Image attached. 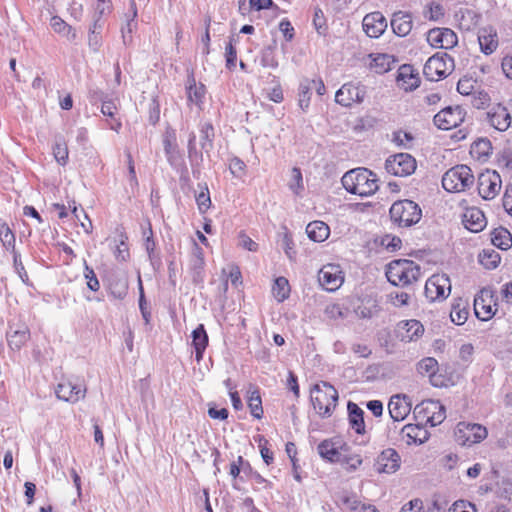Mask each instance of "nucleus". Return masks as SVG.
<instances>
[{"label":"nucleus","mask_w":512,"mask_h":512,"mask_svg":"<svg viewBox=\"0 0 512 512\" xmlns=\"http://www.w3.org/2000/svg\"><path fill=\"white\" fill-rule=\"evenodd\" d=\"M341 181L349 193L360 197L371 196L379 188L376 174L367 168L350 170L343 175Z\"/></svg>","instance_id":"nucleus-1"},{"label":"nucleus","mask_w":512,"mask_h":512,"mask_svg":"<svg viewBox=\"0 0 512 512\" xmlns=\"http://www.w3.org/2000/svg\"><path fill=\"white\" fill-rule=\"evenodd\" d=\"M419 276L420 268L412 260H394L386 268V277L394 286H408L417 281Z\"/></svg>","instance_id":"nucleus-2"},{"label":"nucleus","mask_w":512,"mask_h":512,"mask_svg":"<svg viewBox=\"0 0 512 512\" xmlns=\"http://www.w3.org/2000/svg\"><path fill=\"white\" fill-rule=\"evenodd\" d=\"M338 401L337 390L328 382L316 384L311 390V402L322 418L330 417Z\"/></svg>","instance_id":"nucleus-3"},{"label":"nucleus","mask_w":512,"mask_h":512,"mask_svg":"<svg viewBox=\"0 0 512 512\" xmlns=\"http://www.w3.org/2000/svg\"><path fill=\"white\" fill-rule=\"evenodd\" d=\"M389 214L391 221L399 227H410L418 223L422 217L419 205L408 199L394 202Z\"/></svg>","instance_id":"nucleus-4"},{"label":"nucleus","mask_w":512,"mask_h":512,"mask_svg":"<svg viewBox=\"0 0 512 512\" xmlns=\"http://www.w3.org/2000/svg\"><path fill=\"white\" fill-rule=\"evenodd\" d=\"M474 176L467 165H456L446 171L442 177V186L448 192H461L470 188Z\"/></svg>","instance_id":"nucleus-5"},{"label":"nucleus","mask_w":512,"mask_h":512,"mask_svg":"<svg viewBox=\"0 0 512 512\" xmlns=\"http://www.w3.org/2000/svg\"><path fill=\"white\" fill-rule=\"evenodd\" d=\"M454 68V60L447 53H437L425 63L423 73L430 81H438L448 76Z\"/></svg>","instance_id":"nucleus-6"},{"label":"nucleus","mask_w":512,"mask_h":512,"mask_svg":"<svg viewBox=\"0 0 512 512\" xmlns=\"http://www.w3.org/2000/svg\"><path fill=\"white\" fill-rule=\"evenodd\" d=\"M416 419L425 420L431 426L441 424L446 418L445 407L435 400H425L417 404L413 409Z\"/></svg>","instance_id":"nucleus-7"},{"label":"nucleus","mask_w":512,"mask_h":512,"mask_svg":"<svg viewBox=\"0 0 512 512\" xmlns=\"http://www.w3.org/2000/svg\"><path fill=\"white\" fill-rule=\"evenodd\" d=\"M416 160L408 153H398L389 156L385 161V169L389 174L406 177L414 173Z\"/></svg>","instance_id":"nucleus-8"},{"label":"nucleus","mask_w":512,"mask_h":512,"mask_svg":"<svg viewBox=\"0 0 512 512\" xmlns=\"http://www.w3.org/2000/svg\"><path fill=\"white\" fill-rule=\"evenodd\" d=\"M487 429L476 423L460 422L456 428V439L462 445L479 443L487 437Z\"/></svg>","instance_id":"nucleus-9"},{"label":"nucleus","mask_w":512,"mask_h":512,"mask_svg":"<svg viewBox=\"0 0 512 512\" xmlns=\"http://www.w3.org/2000/svg\"><path fill=\"white\" fill-rule=\"evenodd\" d=\"M366 96V87L360 83H345L335 94V101L344 106L350 107L354 103H362Z\"/></svg>","instance_id":"nucleus-10"},{"label":"nucleus","mask_w":512,"mask_h":512,"mask_svg":"<svg viewBox=\"0 0 512 512\" xmlns=\"http://www.w3.org/2000/svg\"><path fill=\"white\" fill-rule=\"evenodd\" d=\"M501 177L498 172L486 170L478 176V193L485 200L496 197L501 189Z\"/></svg>","instance_id":"nucleus-11"},{"label":"nucleus","mask_w":512,"mask_h":512,"mask_svg":"<svg viewBox=\"0 0 512 512\" xmlns=\"http://www.w3.org/2000/svg\"><path fill=\"white\" fill-rule=\"evenodd\" d=\"M465 112L460 106L446 107L433 118L434 124L441 130L457 127L464 121Z\"/></svg>","instance_id":"nucleus-12"},{"label":"nucleus","mask_w":512,"mask_h":512,"mask_svg":"<svg viewBox=\"0 0 512 512\" xmlns=\"http://www.w3.org/2000/svg\"><path fill=\"white\" fill-rule=\"evenodd\" d=\"M451 291L450 280L446 275H433L425 284V294L432 301L444 299Z\"/></svg>","instance_id":"nucleus-13"},{"label":"nucleus","mask_w":512,"mask_h":512,"mask_svg":"<svg viewBox=\"0 0 512 512\" xmlns=\"http://www.w3.org/2000/svg\"><path fill=\"white\" fill-rule=\"evenodd\" d=\"M427 41L434 47L452 49L457 45L458 38L449 28H433L427 33Z\"/></svg>","instance_id":"nucleus-14"},{"label":"nucleus","mask_w":512,"mask_h":512,"mask_svg":"<svg viewBox=\"0 0 512 512\" xmlns=\"http://www.w3.org/2000/svg\"><path fill=\"white\" fill-rule=\"evenodd\" d=\"M185 92L188 104H194L199 109H202L204 104L206 87L202 83H197L193 70L187 71V79L185 82Z\"/></svg>","instance_id":"nucleus-15"},{"label":"nucleus","mask_w":512,"mask_h":512,"mask_svg":"<svg viewBox=\"0 0 512 512\" xmlns=\"http://www.w3.org/2000/svg\"><path fill=\"white\" fill-rule=\"evenodd\" d=\"M55 393L58 399L76 403L80 399H83L86 394V388L82 384L72 383L71 381L60 382Z\"/></svg>","instance_id":"nucleus-16"},{"label":"nucleus","mask_w":512,"mask_h":512,"mask_svg":"<svg viewBox=\"0 0 512 512\" xmlns=\"http://www.w3.org/2000/svg\"><path fill=\"white\" fill-rule=\"evenodd\" d=\"M318 281L325 290L335 291L343 282L342 272L339 270L338 266L333 264L325 265L319 271Z\"/></svg>","instance_id":"nucleus-17"},{"label":"nucleus","mask_w":512,"mask_h":512,"mask_svg":"<svg viewBox=\"0 0 512 512\" xmlns=\"http://www.w3.org/2000/svg\"><path fill=\"white\" fill-rule=\"evenodd\" d=\"M490 125L498 131H506L511 125V115L502 104L492 106L486 113Z\"/></svg>","instance_id":"nucleus-18"},{"label":"nucleus","mask_w":512,"mask_h":512,"mask_svg":"<svg viewBox=\"0 0 512 512\" xmlns=\"http://www.w3.org/2000/svg\"><path fill=\"white\" fill-rule=\"evenodd\" d=\"M365 33L371 38H378L387 28V21L381 12L367 14L362 21Z\"/></svg>","instance_id":"nucleus-19"},{"label":"nucleus","mask_w":512,"mask_h":512,"mask_svg":"<svg viewBox=\"0 0 512 512\" xmlns=\"http://www.w3.org/2000/svg\"><path fill=\"white\" fill-rule=\"evenodd\" d=\"M390 417L394 421H403L411 411V403L406 395H393L388 403Z\"/></svg>","instance_id":"nucleus-20"},{"label":"nucleus","mask_w":512,"mask_h":512,"mask_svg":"<svg viewBox=\"0 0 512 512\" xmlns=\"http://www.w3.org/2000/svg\"><path fill=\"white\" fill-rule=\"evenodd\" d=\"M400 467V456L394 449H386L378 456L376 470L379 473H394Z\"/></svg>","instance_id":"nucleus-21"},{"label":"nucleus","mask_w":512,"mask_h":512,"mask_svg":"<svg viewBox=\"0 0 512 512\" xmlns=\"http://www.w3.org/2000/svg\"><path fill=\"white\" fill-rule=\"evenodd\" d=\"M390 24L397 36L405 37L413 28L412 14L404 11L394 12Z\"/></svg>","instance_id":"nucleus-22"},{"label":"nucleus","mask_w":512,"mask_h":512,"mask_svg":"<svg viewBox=\"0 0 512 512\" xmlns=\"http://www.w3.org/2000/svg\"><path fill=\"white\" fill-rule=\"evenodd\" d=\"M397 85L405 91H413L420 85L418 73L414 72L411 65H402L396 77Z\"/></svg>","instance_id":"nucleus-23"},{"label":"nucleus","mask_w":512,"mask_h":512,"mask_svg":"<svg viewBox=\"0 0 512 512\" xmlns=\"http://www.w3.org/2000/svg\"><path fill=\"white\" fill-rule=\"evenodd\" d=\"M30 338V330L27 325L20 324L15 328L10 326L7 332L8 345L13 350H20Z\"/></svg>","instance_id":"nucleus-24"},{"label":"nucleus","mask_w":512,"mask_h":512,"mask_svg":"<svg viewBox=\"0 0 512 512\" xmlns=\"http://www.w3.org/2000/svg\"><path fill=\"white\" fill-rule=\"evenodd\" d=\"M463 224L471 232H480L486 226V218L478 208H469L463 214Z\"/></svg>","instance_id":"nucleus-25"},{"label":"nucleus","mask_w":512,"mask_h":512,"mask_svg":"<svg viewBox=\"0 0 512 512\" xmlns=\"http://www.w3.org/2000/svg\"><path fill=\"white\" fill-rule=\"evenodd\" d=\"M478 41L481 51L486 54H492L498 47V35L494 28L484 27L478 33Z\"/></svg>","instance_id":"nucleus-26"},{"label":"nucleus","mask_w":512,"mask_h":512,"mask_svg":"<svg viewBox=\"0 0 512 512\" xmlns=\"http://www.w3.org/2000/svg\"><path fill=\"white\" fill-rule=\"evenodd\" d=\"M349 422L357 434L365 433L364 411L351 401L347 405Z\"/></svg>","instance_id":"nucleus-27"},{"label":"nucleus","mask_w":512,"mask_h":512,"mask_svg":"<svg viewBox=\"0 0 512 512\" xmlns=\"http://www.w3.org/2000/svg\"><path fill=\"white\" fill-rule=\"evenodd\" d=\"M192 345L195 348L196 360L200 361L208 345V335L203 324H199L197 328L192 331Z\"/></svg>","instance_id":"nucleus-28"},{"label":"nucleus","mask_w":512,"mask_h":512,"mask_svg":"<svg viewBox=\"0 0 512 512\" xmlns=\"http://www.w3.org/2000/svg\"><path fill=\"white\" fill-rule=\"evenodd\" d=\"M306 233L314 242H323L328 238L330 229L323 221H313L307 225Z\"/></svg>","instance_id":"nucleus-29"},{"label":"nucleus","mask_w":512,"mask_h":512,"mask_svg":"<svg viewBox=\"0 0 512 512\" xmlns=\"http://www.w3.org/2000/svg\"><path fill=\"white\" fill-rule=\"evenodd\" d=\"M313 90V82L309 78H303L298 87V106L305 113L310 106Z\"/></svg>","instance_id":"nucleus-30"},{"label":"nucleus","mask_w":512,"mask_h":512,"mask_svg":"<svg viewBox=\"0 0 512 512\" xmlns=\"http://www.w3.org/2000/svg\"><path fill=\"white\" fill-rule=\"evenodd\" d=\"M204 258L202 249L197 245L195 247V251L193 254V258L191 260V273L192 280L195 284H200L204 280L203 269H204Z\"/></svg>","instance_id":"nucleus-31"},{"label":"nucleus","mask_w":512,"mask_h":512,"mask_svg":"<svg viewBox=\"0 0 512 512\" xmlns=\"http://www.w3.org/2000/svg\"><path fill=\"white\" fill-rule=\"evenodd\" d=\"M401 433L403 437H407V443H423L425 440H427V431L420 425L416 424H408L405 425Z\"/></svg>","instance_id":"nucleus-32"},{"label":"nucleus","mask_w":512,"mask_h":512,"mask_svg":"<svg viewBox=\"0 0 512 512\" xmlns=\"http://www.w3.org/2000/svg\"><path fill=\"white\" fill-rule=\"evenodd\" d=\"M438 371V362L433 357H426L420 360L417 364V372L422 376H428L433 385L437 384L434 382V377Z\"/></svg>","instance_id":"nucleus-33"},{"label":"nucleus","mask_w":512,"mask_h":512,"mask_svg":"<svg viewBox=\"0 0 512 512\" xmlns=\"http://www.w3.org/2000/svg\"><path fill=\"white\" fill-rule=\"evenodd\" d=\"M131 15L128 16L126 24L122 27V37L124 44H127L132 39V33L137 29V8L134 0L130 1Z\"/></svg>","instance_id":"nucleus-34"},{"label":"nucleus","mask_w":512,"mask_h":512,"mask_svg":"<svg viewBox=\"0 0 512 512\" xmlns=\"http://www.w3.org/2000/svg\"><path fill=\"white\" fill-rule=\"evenodd\" d=\"M492 244L501 250H508L512 246L511 233L503 227L492 232Z\"/></svg>","instance_id":"nucleus-35"},{"label":"nucleus","mask_w":512,"mask_h":512,"mask_svg":"<svg viewBox=\"0 0 512 512\" xmlns=\"http://www.w3.org/2000/svg\"><path fill=\"white\" fill-rule=\"evenodd\" d=\"M319 455L330 462H339L341 453L335 447L334 443L329 440L322 441L317 447Z\"/></svg>","instance_id":"nucleus-36"},{"label":"nucleus","mask_w":512,"mask_h":512,"mask_svg":"<svg viewBox=\"0 0 512 512\" xmlns=\"http://www.w3.org/2000/svg\"><path fill=\"white\" fill-rule=\"evenodd\" d=\"M479 263L486 269H495L501 261L499 253L492 249H484L478 256Z\"/></svg>","instance_id":"nucleus-37"},{"label":"nucleus","mask_w":512,"mask_h":512,"mask_svg":"<svg viewBox=\"0 0 512 512\" xmlns=\"http://www.w3.org/2000/svg\"><path fill=\"white\" fill-rule=\"evenodd\" d=\"M214 128L211 123H204L200 129V145L205 152L213 148Z\"/></svg>","instance_id":"nucleus-38"},{"label":"nucleus","mask_w":512,"mask_h":512,"mask_svg":"<svg viewBox=\"0 0 512 512\" xmlns=\"http://www.w3.org/2000/svg\"><path fill=\"white\" fill-rule=\"evenodd\" d=\"M273 295L278 302H283L289 297L290 285L285 277L276 278L273 288Z\"/></svg>","instance_id":"nucleus-39"},{"label":"nucleus","mask_w":512,"mask_h":512,"mask_svg":"<svg viewBox=\"0 0 512 512\" xmlns=\"http://www.w3.org/2000/svg\"><path fill=\"white\" fill-rule=\"evenodd\" d=\"M471 153L478 159L488 157L492 153L491 141L487 138H479L471 145Z\"/></svg>","instance_id":"nucleus-40"},{"label":"nucleus","mask_w":512,"mask_h":512,"mask_svg":"<svg viewBox=\"0 0 512 512\" xmlns=\"http://www.w3.org/2000/svg\"><path fill=\"white\" fill-rule=\"evenodd\" d=\"M474 311L477 318L482 321H487L494 315V312L492 311V306L485 304L483 295L475 297Z\"/></svg>","instance_id":"nucleus-41"},{"label":"nucleus","mask_w":512,"mask_h":512,"mask_svg":"<svg viewBox=\"0 0 512 512\" xmlns=\"http://www.w3.org/2000/svg\"><path fill=\"white\" fill-rule=\"evenodd\" d=\"M109 290L111 295L119 300L126 297L128 292V281L125 278H116L110 282Z\"/></svg>","instance_id":"nucleus-42"},{"label":"nucleus","mask_w":512,"mask_h":512,"mask_svg":"<svg viewBox=\"0 0 512 512\" xmlns=\"http://www.w3.org/2000/svg\"><path fill=\"white\" fill-rule=\"evenodd\" d=\"M248 407L253 417L261 419L263 417L262 400L258 390L251 392L248 398Z\"/></svg>","instance_id":"nucleus-43"},{"label":"nucleus","mask_w":512,"mask_h":512,"mask_svg":"<svg viewBox=\"0 0 512 512\" xmlns=\"http://www.w3.org/2000/svg\"><path fill=\"white\" fill-rule=\"evenodd\" d=\"M163 146L165 154L167 155L168 159L170 160L175 152H176V135L173 130H168L165 132L163 136Z\"/></svg>","instance_id":"nucleus-44"},{"label":"nucleus","mask_w":512,"mask_h":512,"mask_svg":"<svg viewBox=\"0 0 512 512\" xmlns=\"http://www.w3.org/2000/svg\"><path fill=\"white\" fill-rule=\"evenodd\" d=\"M260 63L263 67L276 69L278 61L274 55V49L271 46L265 47L261 51Z\"/></svg>","instance_id":"nucleus-45"},{"label":"nucleus","mask_w":512,"mask_h":512,"mask_svg":"<svg viewBox=\"0 0 512 512\" xmlns=\"http://www.w3.org/2000/svg\"><path fill=\"white\" fill-rule=\"evenodd\" d=\"M51 26L57 33L66 34L68 38L75 39L76 33L72 31L71 26H69L66 22H64L59 17H53L51 20Z\"/></svg>","instance_id":"nucleus-46"},{"label":"nucleus","mask_w":512,"mask_h":512,"mask_svg":"<svg viewBox=\"0 0 512 512\" xmlns=\"http://www.w3.org/2000/svg\"><path fill=\"white\" fill-rule=\"evenodd\" d=\"M53 155L60 165H65L68 159V148L64 141L56 140L53 146Z\"/></svg>","instance_id":"nucleus-47"},{"label":"nucleus","mask_w":512,"mask_h":512,"mask_svg":"<svg viewBox=\"0 0 512 512\" xmlns=\"http://www.w3.org/2000/svg\"><path fill=\"white\" fill-rule=\"evenodd\" d=\"M196 203L201 214H204L210 208L211 199L208 187L206 185L196 195Z\"/></svg>","instance_id":"nucleus-48"},{"label":"nucleus","mask_w":512,"mask_h":512,"mask_svg":"<svg viewBox=\"0 0 512 512\" xmlns=\"http://www.w3.org/2000/svg\"><path fill=\"white\" fill-rule=\"evenodd\" d=\"M138 288H139V308H140V311H141V314H142V317H143L145 323L148 324L150 321L151 313L147 308V302H146L143 284H142V280H141L140 276L138 277Z\"/></svg>","instance_id":"nucleus-49"},{"label":"nucleus","mask_w":512,"mask_h":512,"mask_svg":"<svg viewBox=\"0 0 512 512\" xmlns=\"http://www.w3.org/2000/svg\"><path fill=\"white\" fill-rule=\"evenodd\" d=\"M84 277L87 280V287L96 292L100 289L99 280L94 272V270L88 266L86 260H84Z\"/></svg>","instance_id":"nucleus-50"},{"label":"nucleus","mask_w":512,"mask_h":512,"mask_svg":"<svg viewBox=\"0 0 512 512\" xmlns=\"http://www.w3.org/2000/svg\"><path fill=\"white\" fill-rule=\"evenodd\" d=\"M390 63H391V56H389L387 54H378L373 59L372 66L376 69L377 73H385L391 69Z\"/></svg>","instance_id":"nucleus-51"},{"label":"nucleus","mask_w":512,"mask_h":512,"mask_svg":"<svg viewBox=\"0 0 512 512\" xmlns=\"http://www.w3.org/2000/svg\"><path fill=\"white\" fill-rule=\"evenodd\" d=\"M313 25L319 35H326L327 24L323 11L320 8H315L313 16Z\"/></svg>","instance_id":"nucleus-52"},{"label":"nucleus","mask_w":512,"mask_h":512,"mask_svg":"<svg viewBox=\"0 0 512 512\" xmlns=\"http://www.w3.org/2000/svg\"><path fill=\"white\" fill-rule=\"evenodd\" d=\"M325 315L332 320L344 319L347 312L339 304H330L324 310Z\"/></svg>","instance_id":"nucleus-53"},{"label":"nucleus","mask_w":512,"mask_h":512,"mask_svg":"<svg viewBox=\"0 0 512 512\" xmlns=\"http://www.w3.org/2000/svg\"><path fill=\"white\" fill-rule=\"evenodd\" d=\"M281 245L285 251V254L290 260L295 258V250H294V242L292 240L291 235L288 232H285L282 236Z\"/></svg>","instance_id":"nucleus-54"},{"label":"nucleus","mask_w":512,"mask_h":512,"mask_svg":"<svg viewBox=\"0 0 512 512\" xmlns=\"http://www.w3.org/2000/svg\"><path fill=\"white\" fill-rule=\"evenodd\" d=\"M468 311L465 308H459V306L453 307L450 318L456 325H462L465 323L468 317Z\"/></svg>","instance_id":"nucleus-55"},{"label":"nucleus","mask_w":512,"mask_h":512,"mask_svg":"<svg viewBox=\"0 0 512 512\" xmlns=\"http://www.w3.org/2000/svg\"><path fill=\"white\" fill-rule=\"evenodd\" d=\"M245 167V163L238 157L231 159L229 164L230 172L237 178H241L244 175Z\"/></svg>","instance_id":"nucleus-56"},{"label":"nucleus","mask_w":512,"mask_h":512,"mask_svg":"<svg viewBox=\"0 0 512 512\" xmlns=\"http://www.w3.org/2000/svg\"><path fill=\"white\" fill-rule=\"evenodd\" d=\"M233 38L230 39L229 44L226 46V66L228 69H233L236 66L237 52L232 44Z\"/></svg>","instance_id":"nucleus-57"},{"label":"nucleus","mask_w":512,"mask_h":512,"mask_svg":"<svg viewBox=\"0 0 512 512\" xmlns=\"http://www.w3.org/2000/svg\"><path fill=\"white\" fill-rule=\"evenodd\" d=\"M13 265H14V268H15L17 274L21 278V280L24 283H27L29 280V277H28V274H27L25 267L22 263L20 253H15V257H13Z\"/></svg>","instance_id":"nucleus-58"},{"label":"nucleus","mask_w":512,"mask_h":512,"mask_svg":"<svg viewBox=\"0 0 512 512\" xmlns=\"http://www.w3.org/2000/svg\"><path fill=\"white\" fill-rule=\"evenodd\" d=\"M449 512H476V508L472 503L460 500L452 505Z\"/></svg>","instance_id":"nucleus-59"},{"label":"nucleus","mask_w":512,"mask_h":512,"mask_svg":"<svg viewBox=\"0 0 512 512\" xmlns=\"http://www.w3.org/2000/svg\"><path fill=\"white\" fill-rule=\"evenodd\" d=\"M340 502L342 505L349 508L352 512H357L360 507V502L356 496L343 495L340 497Z\"/></svg>","instance_id":"nucleus-60"},{"label":"nucleus","mask_w":512,"mask_h":512,"mask_svg":"<svg viewBox=\"0 0 512 512\" xmlns=\"http://www.w3.org/2000/svg\"><path fill=\"white\" fill-rule=\"evenodd\" d=\"M399 512H424L423 502L421 499H413L405 504Z\"/></svg>","instance_id":"nucleus-61"},{"label":"nucleus","mask_w":512,"mask_h":512,"mask_svg":"<svg viewBox=\"0 0 512 512\" xmlns=\"http://www.w3.org/2000/svg\"><path fill=\"white\" fill-rule=\"evenodd\" d=\"M474 353V347L470 343L463 344L459 350V357L464 362H471Z\"/></svg>","instance_id":"nucleus-62"},{"label":"nucleus","mask_w":512,"mask_h":512,"mask_svg":"<svg viewBox=\"0 0 512 512\" xmlns=\"http://www.w3.org/2000/svg\"><path fill=\"white\" fill-rule=\"evenodd\" d=\"M503 207L512 216V184L506 187L503 196Z\"/></svg>","instance_id":"nucleus-63"},{"label":"nucleus","mask_w":512,"mask_h":512,"mask_svg":"<svg viewBox=\"0 0 512 512\" xmlns=\"http://www.w3.org/2000/svg\"><path fill=\"white\" fill-rule=\"evenodd\" d=\"M501 68L505 76L512 79V55H507L502 59Z\"/></svg>","instance_id":"nucleus-64"}]
</instances>
